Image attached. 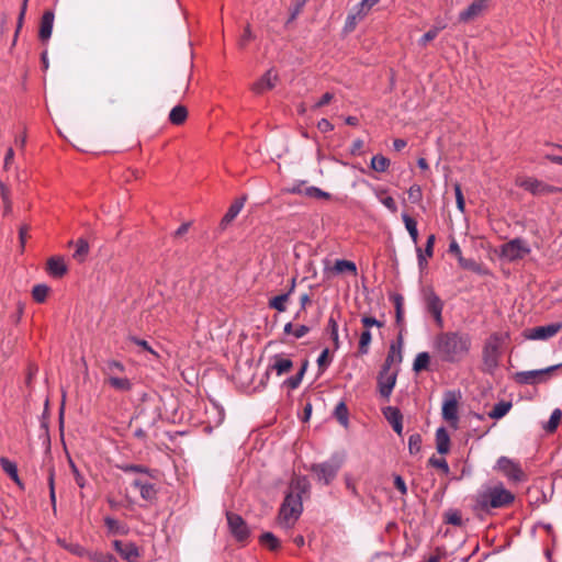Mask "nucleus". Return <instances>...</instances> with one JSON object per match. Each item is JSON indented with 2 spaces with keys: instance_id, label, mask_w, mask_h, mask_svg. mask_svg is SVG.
<instances>
[{
  "instance_id": "34",
  "label": "nucleus",
  "mask_w": 562,
  "mask_h": 562,
  "mask_svg": "<svg viewBox=\"0 0 562 562\" xmlns=\"http://www.w3.org/2000/svg\"><path fill=\"white\" fill-rule=\"evenodd\" d=\"M333 269L336 273H344V272L356 273L357 272V267H356L355 262L345 260V259L336 260Z\"/></svg>"
},
{
  "instance_id": "15",
  "label": "nucleus",
  "mask_w": 562,
  "mask_h": 562,
  "mask_svg": "<svg viewBox=\"0 0 562 562\" xmlns=\"http://www.w3.org/2000/svg\"><path fill=\"white\" fill-rule=\"evenodd\" d=\"M442 417L454 428L458 426V401L456 396L449 393L442 404Z\"/></svg>"
},
{
  "instance_id": "47",
  "label": "nucleus",
  "mask_w": 562,
  "mask_h": 562,
  "mask_svg": "<svg viewBox=\"0 0 562 562\" xmlns=\"http://www.w3.org/2000/svg\"><path fill=\"white\" fill-rule=\"evenodd\" d=\"M335 416L341 425L346 426L348 424V409L345 403L340 402L336 406Z\"/></svg>"
},
{
  "instance_id": "32",
  "label": "nucleus",
  "mask_w": 562,
  "mask_h": 562,
  "mask_svg": "<svg viewBox=\"0 0 562 562\" xmlns=\"http://www.w3.org/2000/svg\"><path fill=\"white\" fill-rule=\"evenodd\" d=\"M430 362V356L428 352L423 351L419 352L413 363V370L415 372H420L423 370H427Z\"/></svg>"
},
{
  "instance_id": "1",
  "label": "nucleus",
  "mask_w": 562,
  "mask_h": 562,
  "mask_svg": "<svg viewBox=\"0 0 562 562\" xmlns=\"http://www.w3.org/2000/svg\"><path fill=\"white\" fill-rule=\"evenodd\" d=\"M472 338L461 330L441 331L432 340V350L442 362L459 363L470 353Z\"/></svg>"
},
{
  "instance_id": "51",
  "label": "nucleus",
  "mask_w": 562,
  "mask_h": 562,
  "mask_svg": "<svg viewBox=\"0 0 562 562\" xmlns=\"http://www.w3.org/2000/svg\"><path fill=\"white\" fill-rule=\"evenodd\" d=\"M454 193H456V203H457V207L460 212H464V209H465V202H464V198H463V194H462V190H461V187L460 184H454Z\"/></svg>"
},
{
  "instance_id": "4",
  "label": "nucleus",
  "mask_w": 562,
  "mask_h": 562,
  "mask_svg": "<svg viewBox=\"0 0 562 562\" xmlns=\"http://www.w3.org/2000/svg\"><path fill=\"white\" fill-rule=\"evenodd\" d=\"M507 337V334L494 333L485 341L483 348V363L488 372L497 368L501 349Z\"/></svg>"
},
{
  "instance_id": "6",
  "label": "nucleus",
  "mask_w": 562,
  "mask_h": 562,
  "mask_svg": "<svg viewBox=\"0 0 562 562\" xmlns=\"http://www.w3.org/2000/svg\"><path fill=\"white\" fill-rule=\"evenodd\" d=\"M379 2L380 0H362L355 5L346 18L344 26L345 32H352L358 23L361 22Z\"/></svg>"
},
{
  "instance_id": "48",
  "label": "nucleus",
  "mask_w": 562,
  "mask_h": 562,
  "mask_svg": "<svg viewBox=\"0 0 562 562\" xmlns=\"http://www.w3.org/2000/svg\"><path fill=\"white\" fill-rule=\"evenodd\" d=\"M304 195L308 198L315 199H328L330 194L328 192L323 191L317 187H308L304 190Z\"/></svg>"
},
{
  "instance_id": "28",
  "label": "nucleus",
  "mask_w": 562,
  "mask_h": 562,
  "mask_svg": "<svg viewBox=\"0 0 562 562\" xmlns=\"http://www.w3.org/2000/svg\"><path fill=\"white\" fill-rule=\"evenodd\" d=\"M188 117L187 108L183 105H176L169 113V121L175 125L182 124Z\"/></svg>"
},
{
  "instance_id": "64",
  "label": "nucleus",
  "mask_w": 562,
  "mask_h": 562,
  "mask_svg": "<svg viewBox=\"0 0 562 562\" xmlns=\"http://www.w3.org/2000/svg\"><path fill=\"white\" fill-rule=\"evenodd\" d=\"M435 235H429L427 238L425 255L431 257L434 254Z\"/></svg>"
},
{
  "instance_id": "20",
  "label": "nucleus",
  "mask_w": 562,
  "mask_h": 562,
  "mask_svg": "<svg viewBox=\"0 0 562 562\" xmlns=\"http://www.w3.org/2000/svg\"><path fill=\"white\" fill-rule=\"evenodd\" d=\"M54 13L52 11L44 12L41 25H40V32L38 37L41 41L46 42L50 38L52 32H53V25H54Z\"/></svg>"
},
{
  "instance_id": "30",
  "label": "nucleus",
  "mask_w": 562,
  "mask_h": 562,
  "mask_svg": "<svg viewBox=\"0 0 562 562\" xmlns=\"http://www.w3.org/2000/svg\"><path fill=\"white\" fill-rule=\"evenodd\" d=\"M512 408V403L509 402H499L494 405V407L488 412V417L494 419H499L504 417L509 409Z\"/></svg>"
},
{
  "instance_id": "45",
  "label": "nucleus",
  "mask_w": 562,
  "mask_h": 562,
  "mask_svg": "<svg viewBox=\"0 0 562 562\" xmlns=\"http://www.w3.org/2000/svg\"><path fill=\"white\" fill-rule=\"evenodd\" d=\"M441 32V27H431L427 31L418 41V45L422 47H426L429 42L435 40L438 34Z\"/></svg>"
},
{
  "instance_id": "11",
  "label": "nucleus",
  "mask_w": 562,
  "mask_h": 562,
  "mask_svg": "<svg viewBox=\"0 0 562 562\" xmlns=\"http://www.w3.org/2000/svg\"><path fill=\"white\" fill-rule=\"evenodd\" d=\"M562 329V323H552L525 330L524 336L529 340H547Z\"/></svg>"
},
{
  "instance_id": "29",
  "label": "nucleus",
  "mask_w": 562,
  "mask_h": 562,
  "mask_svg": "<svg viewBox=\"0 0 562 562\" xmlns=\"http://www.w3.org/2000/svg\"><path fill=\"white\" fill-rule=\"evenodd\" d=\"M402 220L405 224V227L413 240L414 244H417L418 241V231H417V223L416 221L411 217L408 214L406 213H403L402 214Z\"/></svg>"
},
{
  "instance_id": "24",
  "label": "nucleus",
  "mask_w": 562,
  "mask_h": 562,
  "mask_svg": "<svg viewBox=\"0 0 562 562\" xmlns=\"http://www.w3.org/2000/svg\"><path fill=\"white\" fill-rule=\"evenodd\" d=\"M436 448L440 454H446L450 450V437L443 427L438 428L436 431Z\"/></svg>"
},
{
  "instance_id": "62",
  "label": "nucleus",
  "mask_w": 562,
  "mask_h": 562,
  "mask_svg": "<svg viewBox=\"0 0 562 562\" xmlns=\"http://www.w3.org/2000/svg\"><path fill=\"white\" fill-rule=\"evenodd\" d=\"M310 331V327L306 325H299L293 331V337L299 339L304 337Z\"/></svg>"
},
{
  "instance_id": "35",
  "label": "nucleus",
  "mask_w": 562,
  "mask_h": 562,
  "mask_svg": "<svg viewBox=\"0 0 562 562\" xmlns=\"http://www.w3.org/2000/svg\"><path fill=\"white\" fill-rule=\"evenodd\" d=\"M370 166L378 172H384L390 167V159L383 155H375L372 157Z\"/></svg>"
},
{
  "instance_id": "23",
  "label": "nucleus",
  "mask_w": 562,
  "mask_h": 562,
  "mask_svg": "<svg viewBox=\"0 0 562 562\" xmlns=\"http://www.w3.org/2000/svg\"><path fill=\"white\" fill-rule=\"evenodd\" d=\"M47 271L55 278H60L67 272V266L61 257H52L47 261Z\"/></svg>"
},
{
  "instance_id": "14",
  "label": "nucleus",
  "mask_w": 562,
  "mask_h": 562,
  "mask_svg": "<svg viewBox=\"0 0 562 562\" xmlns=\"http://www.w3.org/2000/svg\"><path fill=\"white\" fill-rule=\"evenodd\" d=\"M425 303H426L427 312L432 315L436 324L439 327H442L443 326V318H442L443 302H442V300L432 290H428L425 293Z\"/></svg>"
},
{
  "instance_id": "26",
  "label": "nucleus",
  "mask_w": 562,
  "mask_h": 562,
  "mask_svg": "<svg viewBox=\"0 0 562 562\" xmlns=\"http://www.w3.org/2000/svg\"><path fill=\"white\" fill-rule=\"evenodd\" d=\"M112 389L119 392H130L133 387L132 381L125 376L112 378L105 381Z\"/></svg>"
},
{
  "instance_id": "49",
  "label": "nucleus",
  "mask_w": 562,
  "mask_h": 562,
  "mask_svg": "<svg viewBox=\"0 0 562 562\" xmlns=\"http://www.w3.org/2000/svg\"><path fill=\"white\" fill-rule=\"evenodd\" d=\"M429 464L434 468H437L443 472V474H448L450 472L449 465L443 458H436L432 456L429 459Z\"/></svg>"
},
{
  "instance_id": "39",
  "label": "nucleus",
  "mask_w": 562,
  "mask_h": 562,
  "mask_svg": "<svg viewBox=\"0 0 562 562\" xmlns=\"http://www.w3.org/2000/svg\"><path fill=\"white\" fill-rule=\"evenodd\" d=\"M562 413L559 408H555L548 420V423L544 425V429L548 432H553L557 430L560 420H561Z\"/></svg>"
},
{
  "instance_id": "58",
  "label": "nucleus",
  "mask_w": 562,
  "mask_h": 562,
  "mask_svg": "<svg viewBox=\"0 0 562 562\" xmlns=\"http://www.w3.org/2000/svg\"><path fill=\"white\" fill-rule=\"evenodd\" d=\"M307 0H297L294 8L292 9V12H291V15H290V20L289 21H293L296 19V16L301 13L303 7L305 5Z\"/></svg>"
},
{
  "instance_id": "56",
  "label": "nucleus",
  "mask_w": 562,
  "mask_h": 562,
  "mask_svg": "<svg viewBox=\"0 0 562 562\" xmlns=\"http://www.w3.org/2000/svg\"><path fill=\"white\" fill-rule=\"evenodd\" d=\"M408 196L409 199L413 201V202H417L420 200L422 198V190H420V187L419 186H412L409 189H408Z\"/></svg>"
},
{
  "instance_id": "55",
  "label": "nucleus",
  "mask_w": 562,
  "mask_h": 562,
  "mask_svg": "<svg viewBox=\"0 0 562 562\" xmlns=\"http://www.w3.org/2000/svg\"><path fill=\"white\" fill-rule=\"evenodd\" d=\"M361 323L363 324V326L367 329H369L372 326H376V327H382L383 326V324L381 322H379L376 318L371 317V316H363L361 318Z\"/></svg>"
},
{
  "instance_id": "21",
  "label": "nucleus",
  "mask_w": 562,
  "mask_h": 562,
  "mask_svg": "<svg viewBox=\"0 0 562 562\" xmlns=\"http://www.w3.org/2000/svg\"><path fill=\"white\" fill-rule=\"evenodd\" d=\"M125 367L122 362L116 360H108L102 367V373L105 376V381L112 378H119L124 375Z\"/></svg>"
},
{
  "instance_id": "27",
  "label": "nucleus",
  "mask_w": 562,
  "mask_h": 562,
  "mask_svg": "<svg viewBox=\"0 0 562 562\" xmlns=\"http://www.w3.org/2000/svg\"><path fill=\"white\" fill-rule=\"evenodd\" d=\"M0 465L2 470L19 485H21V481L18 473V467L14 462L9 460L5 457L0 458Z\"/></svg>"
},
{
  "instance_id": "43",
  "label": "nucleus",
  "mask_w": 562,
  "mask_h": 562,
  "mask_svg": "<svg viewBox=\"0 0 562 562\" xmlns=\"http://www.w3.org/2000/svg\"><path fill=\"white\" fill-rule=\"evenodd\" d=\"M422 436L419 434H413L408 438V451L411 454H417L422 450Z\"/></svg>"
},
{
  "instance_id": "57",
  "label": "nucleus",
  "mask_w": 562,
  "mask_h": 562,
  "mask_svg": "<svg viewBox=\"0 0 562 562\" xmlns=\"http://www.w3.org/2000/svg\"><path fill=\"white\" fill-rule=\"evenodd\" d=\"M252 38H254V35H252V32H251V30H250V27H249V25H248V26H246V29L244 30V33H243V35H241V37H240V40H239V46H240V47H245V46L247 45V43H248L249 41H251Z\"/></svg>"
},
{
  "instance_id": "40",
  "label": "nucleus",
  "mask_w": 562,
  "mask_h": 562,
  "mask_svg": "<svg viewBox=\"0 0 562 562\" xmlns=\"http://www.w3.org/2000/svg\"><path fill=\"white\" fill-rule=\"evenodd\" d=\"M88 252H89L88 241L85 239H79L76 244V251L74 252V258L81 262L85 260Z\"/></svg>"
},
{
  "instance_id": "54",
  "label": "nucleus",
  "mask_w": 562,
  "mask_h": 562,
  "mask_svg": "<svg viewBox=\"0 0 562 562\" xmlns=\"http://www.w3.org/2000/svg\"><path fill=\"white\" fill-rule=\"evenodd\" d=\"M380 202L387 209L390 210L392 213H395L397 211V206H396V203L394 201V199L390 195L387 196H384V198H381L380 199Z\"/></svg>"
},
{
  "instance_id": "25",
  "label": "nucleus",
  "mask_w": 562,
  "mask_h": 562,
  "mask_svg": "<svg viewBox=\"0 0 562 562\" xmlns=\"http://www.w3.org/2000/svg\"><path fill=\"white\" fill-rule=\"evenodd\" d=\"M403 360L401 346L392 344L386 356L383 368H392L393 364H400Z\"/></svg>"
},
{
  "instance_id": "8",
  "label": "nucleus",
  "mask_w": 562,
  "mask_h": 562,
  "mask_svg": "<svg viewBox=\"0 0 562 562\" xmlns=\"http://www.w3.org/2000/svg\"><path fill=\"white\" fill-rule=\"evenodd\" d=\"M341 462L339 460H328L323 463L313 464L311 470L315 473L318 482L328 485L337 475Z\"/></svg>"
},
{
  "instance_id": "61",
  "label": "nucleus",
  "mask_w": 562,
  "mask_h": 562,
  "mask_svg": "<svg viewBox=\"0 0 562 562\" xmlns=\"http://www.w3.org/2000/svg\"><path fill=\"white\" fill-rule=\"evenodd\" d=\"M449 252L454 255L457 259L462 256L461 248L454 238L449 244Z\"/></svg>"
},
{
  "instance_id": "12",
  "label": "nucleus",
  "mask_w": 562,
  "mask_h": 562,
  "mask_svg": "<svg viewBox=\"0 0 562 562\" xmlns=\"http://www.w3.org/2000/svg\"><path fill=\"white\" fill-rule=\"evenodd\" d=\"M518 186L533 195H549L561 191L560 188L550 186L535 178H526L521 180Z\"/></svg>"
},
{
  "instance_id": "38",
  "label": "nucleus",
  "mask_w": 562,
  "mask_h": 562,
  "mask_svg": "<svg viewBox=\"0 0 562 562\" xmlns=\"http://www.w3.org/2000/svg\"><path fill=\"white\" fill-rule=\"evenodd\" d=\"M260 543L270 550H277L280 547L278 538L272 532H265L260 536Z\"/></svg>"
},
{
  "instance_id": "41",
  "label": "nucleus",
  "mask_w": 562,
  "mask_h": 562,
  "mask_svg": "<svg viewBox=\"0 0 562 562\" xmlns=\"http://www.w3.org/2000/svg\"><path fill=\"white\" fill-rule=\"evenodd\" d=\"M49 288L47 285L37 284L32 290V296L37 303H43L46 300Z\"/></svg>"
},
{
  "instance_id": "13",
  "label": "nucleus",
  "mask_w": 562,
  "mask_h": 562,
  "mask_svg": "<svg viewBox=\"0 0 562 562\" xmlns=\"http://www.w3.org/2000/svg\"><path fill=\"white\" fill-rule=\"evenodd\" d=\"M226 518L229 531L237 541H244L249 537V528L239 515L227 512Z\"/></svg>"
},
{
  "instance_id": "22",
  "label": "nucleus",
  "mask_w": 562,
  "mask_h": 562,
  "mask_svg": "<svg viewBox=\"0 0 562 562\" xmlns=\"http://www.w3.org/2000/svg\"><path fill=\"white\" fill-rule=\"evenodd\" d=\"M245 201H246V198L243 196V198L235 200L231 204V206L228 207L227 212L225 213V215L223 216V218L221 221L222 227H226L228 224H231L237 217V215L240 213V211L244 207Z\"/></svg>"
},
{
  "instance_id": "19",
  "label": "nucleus",
  "mask_w": 562,
  "mask_h": 562,
  "mask_svg": "<svg viewBox=\"0 0 562 562\" xmlns=\"http://www.w3.org/2000/svg\"><path fill=\"white\" fill-rule=\"evenodd\" d=\"M293 368V362L290 358L283 355H276L272 357V362L269 366V370L274 371L277 375H282Z\"/></svg>"
},
{
  "instance_id": "17",
  "label": "nucleus",
  "mask_w": 562,
  "mask_h": 562,
  "mask_svg": "<svg viewBox=\"0 0 562 562\" xmlns=\"http://www.w3.org/2000/svg\"><path fill=\"white\" fill-rule=\"evenodd\" d=\"M278 79V74L274 70L269 69L258 81L252 85V91L255 93L261 94L268 90H271L274 88Z\"/></svg>"
},
{
  "instance_id": "60",
  "label": "nucleus",
  "mask_w": 562,
  "mask_h": 562,
  "mask_svg": "<svg viewBox=\"0 0 562 562\" xmlns=\"http://www.w3.org/2000/svg\"><path fill=\"white\" fill-rule=\"evenodd\" d=\"M394 486L401 492V494L404 495V494L407 493L406 483H405V481L403 480L402 476L396 475L394 477Z\"/></svg>"
},
{
  "instance_id": "53",
  "label": "nucleus",
  "mask_w": 562,
  "mask_h": 562,
  "mask_svg": "<svg viewBox=\"0 0 562 562\" xmlns=\"http://www.w3.org/2000/svg\"><path fill=\"white\" fill-rule=\"evenodd\" d=\"M104 524L111 532H115V533L120 532V522L115 518L105 517Z\"/></svg>"
},
{
  "instance_id": "9",
  "label": "nucleus",
  "mask_w": 562,
  "mask_h": 562,
  "mask_svg": "<svg viewBox=\"0 0 562 562\" xmlns=\"http://www.w3.org/2000/svg\"><path fill=\"white\" fill-rule=\"evenodd\" d=\"M398 369L383 368L378 376L379 393L382 397L389 400L396 384Z\"/></svg>"
},
{
  "instance_id": "10",
  "label": "nucleus",
  "mask_w": 562,
  "mask_h": 562,
  "mask_svg": "<svg viewBox=\"0 0 562 562\" xmlns=\"http://www.w3.org/2000/svg\"><path fill=\"white\" fill-rule=\"evenodd\" d=\"M495 468L512 482L517 483L525 480V474L520 465L507 457H501Z\"/></svg>"
},
{
  "instance_id": "42",
  "label": "nucleus",
  "mask_w": 562,
  "mask_h": 562,
  "mask_svg": "<svg viewBox=\"0 0 562 562\" xmlns=\"http://www.w3.org/2000/svg\"><path fill=\"white\" fill-rule=\"evenodd\" d=\"M372 336L369 329H366L361 333L359 339V353L367 355L369 351V346L371 344Z\"/></svg>"
},
{
  "instance_id": "7",
  "label": "nucleus",
  "mask_w": 562,
  "mask_h": 562,
  "mask_svg": "<svg viewBox=\"0 0 562 562\" xmlns=\"http://www.w3.org/2000/svg\"><path fill=\"white\" fill-rule=\"evenodd\" d=\"M562 364L551 366L540 370L521 371L516 373V381L521 384L535 385L548 381L550 374Z\"/></svg>"
},
{
  "instance_id": "36",
  "label": "nucleus",
  "mask_w": 562,
  "mask_h": 562,
  "mask_svg": "<svg viewBox=\"0 0 562 562\" xmlns=\"http://www.w3.org/2000/svg\"><path fill=\"white\" fill-rule=\"evenodd\" d=\"M58 543L70 553L81 558H87V552H90L89 550H86L82 546L78 543H66L64 540H58Z\"/></svg>"
},
{
  "instance_id": "46",
  "label": "nucleus",
  "mask_w": 562,
  "mask_h": 562,
  "mask_svg": "<svg viewBox=\"0 0 562 562\" xmlns=\"http://www.w3.org/2000/svg\"><path fill=\"white\" fill-rule=\"evenodd\" d=\"M328 331H329L330 338L334 341L335 348L338 349L339 348L338 324L333 316H330L328 319Z\"/></svg>"
},
{
  "instance_id": "50",
  "label": "nucleus",
  "mask_w": 562,
  "mask_h": 562,
  "mask_svg": "<svg viewBox=\"0 0 562 562\" xmlns=\"http://www.w3.org/2000/svg\"><path fill=\"white\" fill-rule=\"evenodd\" d=\"M304 372H305V367H303L296 375H294V376H291V378L286 379V380H285V384H286L290 389H292V390H294V389L299 387V385H300V384H301V382H302V379H303Z\"/></svg>"
},
{
  "instance_id": "52",
  "label": "nucleus",
  "mask_w": 562,
  "mask_h": 562,
  "mask_svg": "<svg viewBox=\"0 0 562 562\" xmlns=\"http://www.w3.org/2000/svg\"><path fill=\"white\" fill-rule=\"evenodd\" d=\"M0 190H1V196H2V200L4 203V214H9L12 210V204L9 199V190L7 189V187L3 183L0 184Z\"/></svg>"
},
{
  "instance_id": "59",
  "label": "nucleus",
  "mask_w": 562,
  "mask_h": 562,
  "mask_svg": "<svg viewBox=\"0 0 562 562\" xmlns=\"http://www.w3.org/2000/svg\"><path fill=\"white\" fill-rule=\"evenodd\" d=\"M317 128L322 133H328V132H331L334 130V125L327 119H322L317 123Z\"/></svg>"
},
{
  "instance_id": "37",
  "label": "nucleus",
  "mask_w": 562,
  "mask_h": 562,
  "mask_svg": "<svg viewBox=\"0 0 562 562\" xmlns=\"http://www.w3.org/2000/svg\"><path fill=\"white\" fill-rule=\"evenodd\" d=\"M383 415L390 424H395L403 420L401 411L394 406H387L383 408Z\"/></svg>"
},
{
  "instance_id": "63",
  "label": "nucleus",
  "mask_w": 562,
  "mask_h": 562,
  "mask_svg": "<svg viewBox=\"0 0 562 562\" xmlns=\"http://www.w3.org/2000/svg\"><path fill=\"white\" fill-rule=\"evenodd\" d=\"M328 349H324L321 355L318 356L317 358V364L318 367H327L329 364V360H328Z\"/></svg>"
},
{
  "instance_id": "16",
  "label": "nucleus",
  "mask_w": 562,
  "mask_h": 562,
  "mask_svg": "<svg viewBox=\"0 0 562 562\" xmlns=\"http://www.w3.org/2000/svg\"><path fill=\"white\" fill-rule=\"evenodd\" d=\"M113 547L115 551L127 562H138L139 550L132 542H122L121 540H114Z\"/></svg>"
},
{
  "instance_id": "3",
  "label": "nucleus",
  "mask_w": 562,
  "mask_h": 562,
  "mask_svg": "<svg viewBox=\"0 0 562 562\" xmlns=\"http://www.w3.org/2000/svg\"><path fill=\"white\" fill-rule=\"evenodd\" d=\"M514 499L515 495L506 490L502 483L483 486L475 495L474 508L483 513H490L492 509L507 507Z\"/></svg>"
},
{
  "instance_id": "18",
  "label": "nucleus",
  "mask_w": 562,
  "mask_h": 562,
  "mask_svg": "<svg viewBox=\"0 0 562 562\" xmlns=\"http://www.w3.org/2000/svg\"><path fill=\"white\" fill-rule=\"evenodd\" d=\"M490 0H473V2L459 14V20L468 22L477 18L486 9Z\"/></svg>"
},
{
  "instance_id": "5",
  "label": "nucleus",
  "mask_w": 562,
  "mask_h": 562,
  "mask_svg": "<svg viewBox=\"0 0 562 562\" xmlns=\"http://www.w3.org/2000/svg\"><path fill=\"white\" fill-rule=\"evenodd\" d=\"M530 251V246L522 238H514L499 247V256L510 262L525 258Z\"/></svg>"
},
{
  "instance_id": "44",
  "label": "nucleus",
  "mask_w": 562,
  "mask_h": 562,
  "mask_svg": "<svg viewBox=\"0 0 562 562\" xmlns=\"http://www.w3.org/2000/svg\"><path fill=\"white\" fill-rule=\"evenodd\" d=\"M139 493L143 499L153 502L156 498L157 490L153 483L148 482L145 486H142Z\"/></svg>"
},
{
  "instance_id": "31",
  "label": "nucleus",
  "mask_w": 562,
  "mask_h": 562,
  "mask_svg": "<svg viewBox=\"0 0 562 562\" xmlns=\"http://www.w3.org/2000/svg\"><path fill=\"white\" fill-rule=\"evenodd\" d=\"M87 559L91 562H117V559L112 553L102 551L87 552Z\"/></svg>"
},
{
  "instance_id": "2",
  "label": "nucleus",
  "mask_w": 562,
  "mask_h": 562,
  "mask_svg": "<svg viewBox=\"0 0 562 562\" xmlns=\"http://www.w3.org/2000/svg\"><path fill=\"white\" fill-rule=\"evenodd\" d=\"M308 488L310 483L305 476H296L291 481L289 492L279 512V524L283 528H291L301 516L303 510L302 495Z\"/></svg>"
},
{
  "instance_id": "33",
  "label": "nucleus",
  "mask_w": 562,
  "mask_h": 562,
  "mask_svg": "<svg viewBox=\"0 0 562 562\" xmlns=\"http://www.w3.org/2000/svg\"><path fill=\"white\" fill-rule=\"evenodd\" d=\"M289 297L290 293L277 295L269 301V307L278 312H284L286 310V302L289 301Z\"/></svg>"
}]
</instances>
